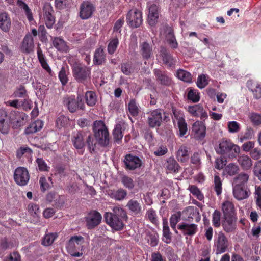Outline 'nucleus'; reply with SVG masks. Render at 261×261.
Segmentation results:
<instances>
[{"label":"nucleus","instance_id":"1","mask_svg":"<svg viewBox=\"0 0 261 261\" xmlns=\"http://www.w3.org/2000/svg\"><path fill=\"white\" fill-rule=\"evenodd\" d=\"M113 213L106 212L104 215L106 222L112 229L115 230H121L124 227V223L118 216L127 219V215L124 209L115 206L113 208Z\"/></svg>","mask_w":261,"mask_h":261},{"label":"nucleus","instance_id":"2","mask_svg":"<svg viewBox=\"0 0 261 261\" xmlns=\"http://www.w3.org/2000/svg\"><path fill=\"white\" fill-rule=\"evenodd\" d=\"M93 130L95 138L100 145L107 146L109 144V133L102 121H95L93 123Z\"/></svg>","mask_w":261,"mask_h":261},{"label":"nucleus","instance_id":"3","mask_svg":"<svg viewBox=\"0 0 261 261\" xmlns=\"http://www.w3.org/2000/svg\"><path fill=\"white\" fill-rule=\"evenodd\" d=\"M84 239L81 236H74L68 241L66 246L67 252L72 256L81 257L83 255L82 251L84 249L83 244Z\"/></svg>","mask_w":261,"mask_h":261},{"label":"nucleus","instance_id":"4","mask_svg":"<svg viewBox=\"0 0 261 261\" xmlns=\"http://www.w3.org/2000/svg\"><path fill=\"white\" fill-rule=\"evenodd\" d=\"M215 150L217 153L221 154L234 155L240 152V148L238 145L233 143L230 140L223 139L219 142Z\"/></svg>","mask_w":261,"mask_h":261},{"label":"nucleus","instance_id":"5","mask_svg":"<svg viewBox=\"0 0 261 261\" xmlns=\"http://www.w3.org/2000/svg\"><path fill=\"white\" fill-rule=\"evenodd\" d=\"M230 242L228 239L222 232L218 233L215 240L214 246L215 248L216 255L222 254L228 250Z\"/></svg>","mask_w":261,"mask_h":261},{"label":"nucleus","instance_id":"6","mask_svg":"<svg viewBox=\"0 0 261 261\" xmlns=\"http://www.w3.org/2000/svg\"><path fill=\"white\" fill-rule=\"evenodd\" d=\"M72 68L73 76L79 81L85 80L90 75V68L80 63L74 64Z\"/></svg>","mask_w":261,"mask_h":261},{"label":"nucleus","instance_id":"7","mask_svg":"<svg viewBox=\"0 0 261 261\" xmlns=\"http://www.w3.org/2000/svg\"><path fill=\"white\" fill-rule=\"evenodd\" d=\"M64 104L66 106L69 111L73 113L79 109L84 108V103L81 97H75V96L66 97L64 99Z\"/></svg>","mask_w":261,"mask_h":261},{"label":"nucleus","instance_id":"8","mask_svg":"<svg viewBox=\"0 0 261 261\" xmlns=\"http://www.w3.org/2000/svg\"><path fill=\"white\" fill-rule=\"evenodd\" d=\"M14 179L17 185L21 186L26 185L30 179L28 170L22 167L17 168L14 173Z\"/></svg>","mask_w":261,"mask_h":261},{"label":"nucleus","instance_id":"9","mask_svg":"<svg viewBox=\"0 0 261 261\" xmlns=\"http://www.w3.org/2000/svg\"><path fill=\"white\" fill-rule=\"evenodd\" d=\"M127 22L132 28L139 27L142 22V13L140 11L133 9L127 14Z\"/></svg>","mask_w":261,"mask_h":261},{"label":"nucleus","instance_id":"10","mask_svg":"<svg viewBox=\"0 0 261 261\" xmlns=\"http://www.w3.org/2000/svg\"><path fill=\"white\" fill-rule=\"evenodd\" d=\"M173 121H177L180 137H183L187 132V125L184 118V114L179 110L172 109Z\"/></svg>","mask_w":261,"mask_h":261},{"label":"nucleus","instance_id":"11","mask_svg":"<svg viewBox=\"0 0 261 261\" xmlns=\"http://www.w3.org/2000/svg\"><path fill=\"white\" fill-rule=\"evenodd\" d=\"M102 219L101 214L96 211H91L85 218L86 225L88 229H91L98 225Z\"/></svg>","mask_w":261,"mask_h":261},{"label":"nucleus","instance_id":"12","mask_svg":"<svg viewBox=\"0 0 261 261\" xmlns=\"http://www.w3.org/2000/svg\"><path fill=\"white\" fill-rule=\"evenodd\" d=\"M53 9L49 3L46 2L43 7V17L46 27L51 28L55 22V19L53 15Z\"/></svg>","mask_w":261,"mask_h":261},{"label":"nucleus","instance_id":"13","mask_svg":"<svg viewBox=\"0 0 261 261\" xmlns=\"http://www.w3.org/2000/svg\"><path fill=\"white\" fill-rule=\"evenodd\" d=\"M148 124L150 127L160 126L162 121V111L160 109H156L148 113Z\"/></svg>","mask_w":261,"mask_h":261},{"label":"nucleus","instance_id":"14","mask_svg":"<svg viewBox=\"0 0 261 261\" xmlns=\"http://www.w3.org/2000/svg\"><path fill=\"white\" fill-rule=\"evenodd\" d=\"M124 163L127 169L134 170L139 168L142 164L141 160L138 156L130 154H127L124 159Z\"/></svg>","mask_w":261,"mask_h":261},{"label":"nucleus","instance_id":"15","mask_svg":"<svg viewBox=\"0 0 261 261\" xmlns=\"http://www.w3.org/2000/svg\"><path fill=\"white\" fill-rule=\"evenodd\" d=\"M205 130L206 127L201 121H197L192 125V132L197 140H202L205 137Z\"/></svg>","mask_w":261,"mask_h":261},{"label":"nucleus","instance_id":"16","mask_svg":"<svg viewBox=\"0 0 261 261\" xmlns=\"http://www.w3.org/2000/svg\"><path fill=\"white\" fill-rule=\"evenodd\" d=\"M94 11L92 4L88 1L83 2L80 6V16L82 19L90 17Z\"/></svg>","mask_w":261,"mask_h":261},{"label":"nucleus","instance_id":"17","mask_svg":"<svg viewBox=\"0 0 261 261\" xmlns=\"http://www.w3.org/2000/svg\"><path fill=\"white\" fill-rule=\"evenodd\" d=\"M187 110L192 116L199 117L203 120H205L208 117L207 113L200 105L189 106L188 107Z\"/></svg>","mask_w":261,"mask_h":261},{"label":"nucleus","instance_id":"18","mask_svg":"<svg viewBox=\"0 0 261 261\" xmlns=\"http://www.w3.org/2000/svg\"><path fill=\"white\" fill-rule=\"evenodd\" d=\"M237 217H223L222 226L226 232H231L236 228Z\"/></svg>","mask_w":261,"mask_h":261},{"label":"nucleus","instance_id":"19","mask_svg":"<svg viewBox=\"0 0 261 261\" xmlns=\"http://www.w3.org/2000/svg\"><path fill=\"white\" fill-rule=\"evenodd\" d=\"M178 229L181 230L184 235L192 236L197 233L198 226L195 224L184 222L178 225Z\"/></svg>","mask_w":261,"mask_h":261},{"label":"nucleus","instance_id":"20","mask_svg":"<svg viewBox=\"0 0 261 261\" xmlns=\"http://www.w3.org/2000/svg\"><path fill=\"white\" fill-rule=\"evenodd\" d=\"M222 211L223 217H237L234 205L230 200H226L223 202Z\"/></svg>","mask_w":261,"mask_h":261},{"label":"nucleus","instance_id":"21","mask_svg":"<svg viewBox=\"0 0 261 261\" xmlns=\"http://www.w3.org/2000/svg\"><path fill=\"white\" fill-rule=\"evenodd\" d=\"M233 193L237 200H242L249 197L250 191L244 186H233Z\"/></svg>","mask_w":261,"mask_h":261},{"label":"nucleus","instance_id":"22","mask_svg":"<svg viewBox=\"0 0 261 261\" xmlns=\"http://www.w3.org/2000/svg\"><path fill=\"white\" fill-rule=\"evenodd\" d=\"M159 7L155 4H152L149 7V13L148 15V22L151 26L154 25L159 18Z\"/></svg>","mask_w":261,"mask_h":261},{"label":"nucleus","instance_id":"23","mask_svg":"<svg viewBox=\"0 0 261 261\" xmlns=\"http://www.w3.org/2000/svg\"><path fill=\"white\" fill-rule=\"evenodd\" d=\"M11 27V20L9 15L5 12H0V29L4 32H8Z\"/></svg>","mask_w":261,"mask_h":261},{"label":"nucleus","instance_id":"24","mask_svg":"<svg viewBox=\"0 0 261 261\" xmlns=\"http://www.w3.org/2000/svg\"><path fill=\"white\" fill-rule=\"evenodd\" d=\"M34 40L32 35L27 34L24 37L22 42L21 50L24 53L29 54L34 49Z\"/></svg>","mask_w":261,"mask_h":261},{"label":"nucleus","instance_id":"25","mask_svg":"<svg viewBox=\"0 0 261 261\" xmlns=\"http://www.w3.org/2000/svg\"><path fill=\"white\" fill-rule=\"evenodd\" d=\"M126 207L133 215L139 216L141 213L142 207L141 204L136 199H132L129 200L126 204Z\"/></svg>","mask_w":261,"mask_h":261},{"label":"nucleus","instance_id":"26","mask_svg":"<svg viewBox=\"0 0 261 261\" xmlns=\"http://www.w3.org/2000/svg\"><path fill=\"white\" fill-rule=\"evenodd\" d=\"M108 195L115 200L122 201L126 198L127 193L126 190L120 188L117 190H109Z\"/></svg>","mask_w":261,"mask_h":261},{"label":"nucleus","instance_id":"27","mask_svg":"<svg viewBox=\"0 0 261 261\" xmlns=\"http://www.w3.org/2000/svg\"><path fill=\"white\" fill-rule=\"evenodd\" d=\"M9 128V120L7 113L4 110H0V131L3 134L7 133Z\"/></svg>","mask_w":261,"mask_h":261},{"label":"nucleus","instance_id":"28","mask_svg":"<svg viewBox=\"0 0 261 261\" xmlns=\"http://www.w3.org/2000/svg\"><path fill=\"white\" fill-rule=\"evenodd\" d=\"M140 53L145 60H148L151 58L152 55V49L150 44L144 42L140 45Z\"/></svg>","mask_w":261,"mask_h":261},{"label":"nucleus","instance_id":"29","mask_svg":"<svg viewBox=\"0 0 261 261\" xmlns=\"http://www.w3.org/2000/svg\"><path fill=\"white\" fill-rule=\"evenodd\" d=\"M154 74L161 84L164 85L168 86L171 83V80L168 75L164 72H162L159 70H154Z\"/></svg>","mask_w":261,"mask_h":261},{"label":"nucleus","instance_id":"30","mask_svg":"<svg viewBox=\"0 0 261 261\" xmlns=\"http://www.w3.org/2000/svg\"><path fill=\"white\" fill-rule=\"evenodd\" d=\"M161 52L164 63L170 67H173L176 63L175 59L164 49H163Z\"/></svg>","mask_w":261,"mask_h":261},{"label":"nucleus","instance_id":"31","mask_svg":"<svg viewBox=\"0 0 261 261\" xmlns=\"http://www.w3.org/2000/svg\"><path fill=\"white\" fill-rule=\"evenodd\" d=\"M72 141L74 147L77 149H82L84 146L83 136L80 132H74L73 133Z\"/></svg>","mask_w":261,"mask_h":261},{"label":"nucleus","instance_id":"32","mask_svg":"<svg viewBox=\"0 0 261 261\" xmlns=\"http://www.w3.org/2000/svg\"><path fill=\"white\" fill-rule=\"evenodd\" d=\"M17 4L18 7L23 11L25 16L30 22L33 21V16L31 11L28 5L22 0H17Z\"/></svg>","mask_w":261,"mask_h":261},{"label":"nucleus","instance_id":"33","mask_svg":"<svg viewBox=\"0 0 261 261\" xmlns=\"http://www.w3.org/2000/svg\"><path fill=\"white\" fill-rule=\"evenodd\" d=\"M53 45L56 48L60 51L67 52L68 50V46L66 43L61 38H55L53 40Z\"/></svg>","mask_w":261,"mask_h":261},{"label":"nucleus","instance_id":"34","mask_svg":"<svg viewBox=\"0 0 261 261\" xmlns=\"http://www.w3.org/2000/svg\"><path fill=\"white\" fill-rule=\"evenodd\" d=\"M106 60V56L103 52V49L101 47L97 48L95 52L93 62L95 65H100L103 63Z\"/></svg>","mask_w":261,"mask_h":261},{"label":"nucleus","instance_id":"35","mask_svg":"<svg viewBox=\"0 0 261 261\" xmlns=\"http://www.w3.org/2000/svg\"><path fill=\"white\" fill-rule=\"evenodd\" d=\"M189 158L188 148L185 146L180 147L177 152V158L179 161L185 162Z\"/></svg>","mask_w":261,"mask_h":261},{"label":"nucleus","instance_id":"36","mask_svg":"<svg viewBox=\"0 0 261 261\" xmlns=\"http://www.w3.org/2000/svg\"><path fill=\"white\" fill-rule=\"evenodd\" d=\"M238 161L243 169H249L252 166V161L251 159L246 155L240 156Z\"/></svg>","mask_w":261,"mask_h":261},{"label":"nucleus","instance_id":"37","mask_svg":"<svg viewBox=\"0 0 261 261\" xmlns=\"http://www.w3.org/2000/svg\"><path fill=\"white\" fill-rule=\"evenodd\" d=\"M163 241L166 243H170L171 240V233L170 231V229L166 219H163Z\"/></svg>","mask_w":261,"mask_h":261},{"label":"nucleus","instance_id":"38","mask_svg":"<svg viewBox=\"0 0 261 261\" xmlns=\"http://www.w3.org/2000/svg\"><path fill=\"white\" fill-rule=\"evenodd\" d=\"M166 168L169 173L177 172L179 165L176 160L172 158H169L166 164Z\"/></svg>","mask_w":261,"mask_h":261},{"label":"nucleus","instance_id":"39","mask_svg":"<svg viewBox=\"0 0 261 261\" xmlns=\"http://www.w3.org/2000/svg\"><path fill=\"white\" fill-rule=\"evenodd\" d=\"M37 56L42 68L45 69L48 73H50L51 70L47 64L45 57L40 48L37 49Z\"/></svg>","mask_w":261,"mask_h":261},{"label":"nucleus","instance_id":"40","mask_svg":"<svg viewBox=\"0 0 261 261\" xmlns=\"http://www.w3.org/2000/svg\"><path fill=\"white\" fill-rule=\"evenodd\" d=\"M124 125L123 124L118 123L116 125L113 130L114 139L115 141L118 143L121 140L123 136L122 134V129Z\"/></svg>","mask_w":261,"mask_h":261},{"label":"nucleus","instance_id":"41","mask_svg":"<svg viewBox=\"0 0 261 261\" xmlns=\"http://www.w3.org/2000/svg\"><path fill=\"white\" fill-rule=\"evenodd\" d=\"M166 40L172 48L174 49L177 48L178 43L173 34V30L170 28L168 29V33L166 35Z\"/></svg>","mask_w":261,"mask_h":261},{"label":"nucleus","instance_id":"42","mask_svg":"<svg viewBox=\"0 0 261 261\" xmlns=\"http://www.w3.org/2000/svg\"><path fill=\"white\" fill-rule=\"evenodd\" d=\"M57 233H49L46 234L42 239V244L45 246L51 245L57 238Z\"/></svg>","mask_w":261,"mask_h":261},{"label":"nucleus","instance_id":"43","mask_svg":"<svg viewBox=\"0 0 261 261\" xmlns=\"http://www.w3.org/2000/svg\"><path fill=\"white\" fill-rule=\"evenodd\" d=\"M214 189L218 196L221 194L222 191V181L217 174L214 175Z\"/></svg>","mask_w":261,"mask_h":261},{"label":"nucleus","instance_id":"44","mask_svg":"<svg viewBox=\"0 0 261 261\" xmlns=\"http://www.w3.org/2000/svg\"><path fill=\"white\" fill-rule=\"evenodd\" d=\"M176 76L185 82L190 83L192 81V76L190 73L182 69H179L177 71Z\"/></svg>","mask_w":261,"mask_h":261},{"label":"nucleus","instance_id":"45","mask_svg":"<svg viewBox=\"0 0 261 261\" xmlns=\"http://www.w3.org/2000/svg\"><path fill=\"white\" fill-rule=\"evenodd\" d=\"M249 178V175L246 173H241L236 178H235L233 181V186H244Z\"/></svg>","mask_w":261,"mask_h":261},{"label":"nucleus","instance_id":"46","mask_svg":"<svg viewBox=\"0 0 261 261\" xmlns=\"http://www.w3.org/2000/svg\"><path fill=\"white\" fill-rule=\"evenodd\" d=\"M128 110L130 114L133 116H136L138 114L139 107L134 99L130 100L128 104Z\"/></svg>","mask_w":261,"mask_h":261},{"label":"nucleus","instance_id":"47","mask_svg":"<svg viewBox=\"0 0 261 261\" xmlns=\"http://www.w3.org/2000/svg\"><path fill=\"white\" fill-rule=\"evenodd\" d=\"M85 99L87 104L89 106H93L97 101L95 93L93 91H87L85 94Z\"/></svg>","mask_w":261,"mask_h":261},{"label":"nucleus","instance_id":"48","mask_svg":"<svg viewBox=\"0 0 261 261\" xmlns=\"http://www.w3.org/2000/svg\"><path fill=\"white\" fill-rule=\"evenodd\" d=\"M212 223L214 227H219L220 226L221 222V214L217 210L214 211L212 214Z\"/></svg>","mask_w":261,"mask_h":261},{"label":"nucleus","instance_id":"49","mask_svg":"<svg viewBox=\"0 0 261 261\" xmlns=\"http://www.w3.org/2000/svg\"><path fill=\"white\" fill-rule=\"evenodd\" d=\"M184 213L190 218H193V217L199 215L197 208L193 206L187 207L184 210Z\"/></svg>","mask_w":261,"mask_h":261},{"label":"nucleus","instance_id":"50","mask_svg":"<svg viewBox=\"0 0 261 261\" xmlns=\"http://www.w3.org/2000/svg\"><path fill=\"white\" fill-rule=\"evenodd\" d=\"M188 190L198 200L201 201L203 199V195L201 193L199 189L196 186L194 185H190L188 187Z\"/></svg>","mask_w":261,"mask_h":261},{"label":"nucleus","instance_id":"51","mask_svg":"<svg viewBox=\"0 0 261 261\" xmlns=\"http://www.w3.org/2000/svg\"><path fill=\"white\" fill-rule=\"evenodd\" d=\"M239 170V168L237 165L231 163L228 165L224 169V172L230 176L235 175Z\"/></svg>","mask_w":261,"mask_h":261},{"label":"nucleus","instance_id":"52","mask_svg":"<svg viewBox=\"0 0 261 261\" xmlns=\"http://www.w3.org/2000/svg\"><path fill=\"white\" fill-rule=\"evenodd\" d=\"M188 99L193 102H197L199 100V95L196 90L190 89L187 94Z\"/></svg>","mask_w":261,"mask_h":261},{"label":"nucleus","instance_id":"53","mask_svg":"<svg viewBox=\"0 0 261 261\" xmlns=\"http://www.w3.org/2000/svg\"><path fill=\"white\" fill-rule=\"evenodd\" d=\"M196 83L198 88H204L208 84L207 77L204 74L199 75Z\"/></svg>","mask_w":261,"mask_h":261},{"label":"nucleus","instance_id":"54","mask_svg":"<svg viewBox=\"0 0 261 261\" xmlns=\"http://www.w3.org/2000/svg\"><path fill=\"white\" fill-rule=\"evenodd\" d=\"M227 125L228 131L231 133H236L240 130V125L237 121H229Z\"/></svg>","mask_w":261,"mask_h":261},{"label":"nucleus","instance_id":"55","mask_svg":"<svg viewBox=\"0 0 261 261\" xmlns=\"http://www.w3.org/2000/svg\"><path fill=\"white\" fill-rule=\"evenodd\" d=\"M121 181L123 185L128 189H132L134 187L135 185L133 179L128 176H123Z\"/></svg>","mask_w":261,"mask_h":261},{"label":"nucleus","instance_id":"56","mask_svg":"<svg viewBox=\"0 0 261 261\" xmlns=\"http://www.w3.org/2000/svg\"><path fill=\"white\" fill-rule=\"evenodd\" d=\"M39 170L41 171H48L49 167L47 165L44 160L37 158L36 160Z\"/></svg>","mask_w":261,"mask_h":261},{"label":"nucleus","instance_id":"57","mask_svg":"<svg viewBox=\"0 0 261 261\" xmlns=\"http://www.w3.org/2000/svg\"><path fill=\"white\" fill-rule=\"evenodd\" d=\"M28 212L34 217H38L40 213L38 205L31 203L28 206Z\"/></svg>","mask_w":261,"mask_h":261},{"label":"nucleus","instance_id":"58","mask_svg":"<svg viewBox=\"0 0 261 261\" xmlns=\"http://www.w3.org/2000/svg\"><path fill=\"white\" fill-rule=\"evenodd\" d=\"M119 44L118 39L114 38L112 39L108 44V51L110 54H113L116 51Z\"/></svg>","mask_w":261,"mask_h":261},{"label":"nucleus","instance_id":"59","mask_svg":"<svg viewBox=\"0 0 261 261\" xmlns=\"http://www.w3.org/2000/svg\"><path fill=\"white\" fill-rule=\"evenodd\" d=\"M249 117L252 123L255 125L261 124V115L256 113H251L249 115Z\"/></svg>","mask_w":261,"mask_h":261},{"label":"nucleus","instance_id":"60","mask_svg":"<svg viewBox=\"0 0 261 261\" xmlns=\"http://www.w3.org/2000/svg\"><path fill=\"white\" fill-rule=\"evenodd\" d=\"M180 216L179 214H174L171 216L170 218V223L171 228L175 230L176 233H177L176 230V225L179 221Z\"/></svg>","mask_w":261,"mask_h":261},{"label":"nucleus","instance_id":"61","mask_svg":"<svg viewBox=\"0 0 261 261\" xmlns=\"http://www.w3.org/2000/svg\"><path fill=\"white\" fill-rule=\"evenodd\" d=\"M146 216L148 219L153 223L157 224V216L155 211L152 208L149 209L147 211Z\"/></svg>","mask_w":261,"mask_h":261},{"label":"nucleus","instance_id":"62","mask_svg":"<svg viewBox=\"0 0 261 261\" xmlns=\"http://www.w3.org/2000/svg\"><path fill=\"white\" fill-rule=\"evenodd\" d=\"M254 136L253 131L251 129H247L244 135L239 138V141L241 142H244L245 140L252 139Z\"/></svg>","mask_w":261,"mask_h":261},{"label":"nucleus","instance_id":"63","mask_svg":"<svg viewBox=\"0 0 261 261\" xmlns=\"http://www.w3.org/2000/svg\"><path fill=\"white\" fill-rule=\"evenodd\" d=\"M251 90L255 98L259 99L261 98V85L255 84Z\"/></svg>","mask_w":261,"mask_h":261},{"label":"nucleus","instance_id":"64","mask_svg":"<svg viewBox=\"0 0 261 261\" xmlns=\"http://www.w3.org/2000/svg\"><path fill=\"white\" fill-rule=\"evenodd\" d=\"M253 172L254 175L261 180V161L256 163L254 166Z\"/></svg>","mask_w":261,"mask_h":261}]
</instances>
